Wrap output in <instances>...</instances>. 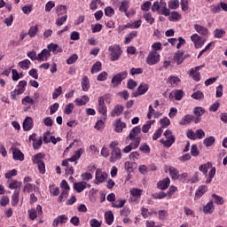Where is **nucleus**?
Wrapping results in <instances>:
<instances>
[{
    "label": "nucleus",
    "instance_id": "c03bdc74",
    "mask_svg": "<svg viewBox=\"0 0 227 227\" xmlns=\"http://www.w3.org/2000/svg\"><path fill=\"white\" fill-rule=\"evenodd\" d=\"M179 7H180V1L169 0V2H168L169 10H178Z\"/></svg>",
    "mask_w": 227,
    "mask_h": 227
},
{
    "label": "nucleus",
    "instance_id": "1a4fd4ad",
    "mask_svg": "<svg viewBox=\"0 0 227 227\" xmlns=\"http://www.w3.org/2000/svg\"><path fill=\"white\" fill-rule=\"evenodd\" d=\"M205 113V108L201 106H196L193 108V114L195 115L194 123H200V121H201V116H203Z\"/></svg>",
    "mask_w": 227,
    "mask_h": 227
},
{
    "label": "nucleus",
    "instance_id": "2f4dec72",
    "mask_svg": "<svg viewBox=\"0 0 227 227\" xmlns=\"http://www.w3.org/2000/svg\"><path fill=\"white\" fill-rule=\"evenodd\" d=\"M9 189L14 190V191H19L20 192V187H22V183L19 181H11L9 183Z\"/></svg>",
    "mask_w": 227,
    "mask_h": 227
},
{
    "label": "nucleus",
    "instance_id": "e433bc0d",
    "mask_svg": "<svg viewBox=\"0 0 227 227\" xmlns=\"http://www.w3.org/2000/svg\"><path fill=\"white\" fill-rule=\"evenodd\" d=\"M208 168H212V163L207 162V164H202L199 167V169L205 176H208Z\"/></svg>",
    "mask_w": 227,
    "mask_h": 227
},
{
    "label": "nucleus",
    "instance_id": "864d4df0",
    "mask_svg": "<svg viewBox=\"0 0 227 227\" xmlns=\"http://www.w3.org/2000/svg\"><path fill=\"white\" fill-rule=\"evenodd\" d=\"M75 106H74V103H68L64 109V114H72L74 113V108Z\"/></svg>",
    "mask_w": 227,
    "mask_h": 227
},
{
    "label": "nucleus",
    "instance_id": "5701e85b",
    "mask_svg": "<svg viewBox=\"0 0 227 227\" xmlns=\"http://www.w3.org/2000/svg\"><path fill=\"white\" fill-rule=\"evenodd\" d=\"M149 88H150V86L148 85V83L142 82L138 86L137 94L135 95V97H139L141 95H145L148 91Z\"/></svg>",
    "mask_w": 227,
    "mask_h": 227
},
{
    "label": "nucleus",
    "instance_id": "72a5a7b5",
    "mask_svg": "<svg viewBox=\"0 0 227 227\" xmlns=\"http://www.w3.org/2000/svg\"><path fill=\"white\" fill-rule=\"evenodd\" d=\"M74 102L78 106H86L88 102H90V97H88L87 95L82 96V98H76Z\"/></svg>",
    "mask_w": 227,
    "mask_h": 227
},
{
    "label": "nucleus",
    "instance_id": "c9c22d12",
    "mask_svg": "<svg viewBox=\"0 0 227 227\" xmlns=\"http://www.w3.org/2000/svg\"><path fill=\"white\" fill-rule=\"evenodd\" d=\"M126 203H127V200L125 199H120L118 200L112 202V207L114 208H123Z\"/></svg>",
    "mask_w": 227,
    "mask_h": 227
},
{
    "label": "nucleus",
    "instance_id": "338daca9",
    "mask_svg": "<svg viewBox=\"0 0 227 227\" xmlns=\"http://www.w3.org/2000/svg\"><path fill=\"white\" fill-rule=\"evenodd\" d=\"M98 4H102V0H92L90 4V10H97Z\"/></svg>",
    "mask_w": 227,
    "mask_h": 227
},
{
    "label": "nucleus",
    "instance_id": "69168bd1",
    "mask_svg": "<svg viewBox=\"0 0 227 227\" xmlns=\"http://www.w3.org/2000/svg\"><path fill=\"white\" fill-rule=\"evenodd\" d=\"M139 150L140 152H142L143 153H150V145H148V144L144 143L139 146Z\"/></svg>",
    "mask_w": 227,
    "mask_h": 227
},
{
    "label": "nucleus",
    "instance_id": "6ab92c4d",
    "mask_svg": "<svg viewBox=\"0 0 227 227\" xmlns=\"http://www.w3.org/2000/svg\"><path fill=\"white\" fill-rule=\"evenodd\" d=\"M34 126L33 118L26 117L23 121V130H25V132H28V130H31Z\"/></svg>",
    "mask_w": 227,
    "mask_h": 227
},
{
    "label": "nucleus",
    "instance_id": "5fc2aeb1",
    "mask_svg": "<svg viewBox=\"0 0 227 227\" xmlns=\"http://www.w3.org/2000/svg\"><path fill=\"white\" fill-rule=\"evenodd\" d=\"M213 35L215 38H223V36L226 35V31H224L223 29L216 28L214 30Z\"/></svg>",
    "mask_w": 227,
    "mask_h": 227
},
{
    "label": "nucleus",
    "instance_id": "ddd939ff",
    "mask_svg": "<svg viewBox=\"0 0 227 227\" xmlns=\"http://www.w3.org/2000/svg\"><path fill=\"white\" fill-rule=\"evenodd\" d=\"M67 223H68V216L67 215H60L53 220L52 226L58 227L59 224H65Z\"/></svg>",
    "mask_w": 227,
    "mask_h": 227
},
{
    "label": "nucleus",
    "instance_id": "c756f323",
    "mask_svg": "<svg viewBox=\"0 0 227 227\" xmlns=\"http://www.w3.org/2000/svg\"><path fill=\"white\" fill-rule=\"evenodd\" d=\"M81 84H82V91H89L90 90V78H88V76H83L82 78V82H81Z\"/></svg>",
    "mask_w": 227,
    "mask_h": 227
},
{
    "label": "nucleus",
    "instance_id": "412c9836",
    "mask_svg": "<svg viewBox=\"0 0 227 227\" xmlns=\"http://www.w3.org/2000/svg\"><path fill=\"white\" fill-rule=\"evenodd\" d=\"M170 184H171V179H169V177H166L165 179L158 182L157 187L160 191H166V189H168V187H169Z\"/></svg>",
    "mask_w": 227,
    "mask_h": 227
},
{
    "label": "nucleus",
    "instance_id": "09e8293b",
    "mask_svg": "<svg viewBox=\"0 0 227 227\" xmlns=\"http://www.w3.org/2000/svg\"><path fill=\"white\" fill-rule=\"evenodd\" d=\"M49 189H50V194H51V196H59V187H56L54 184H50Z\"/></svg>",
    "mask_w": 227,
    "mask_h": 227
},
{
    "label": "nucleus",
    "instance_id": "b1692460",
    "mask_svg": "<svg viewBox=\"0 0 227 227\" xmlns=\"http://www.w3.org/2000/svg\"><path fill=\"white\" fill-rule=\"evenodd\" d=\"M175 139H176L175 136H170L168 137V138H167V140H164V138H161L160 140V143H161V145H163L166 148H171V146L175 143Z\"/></svg>",
    "mask_w": 227,
    "mask_h": 227
},
{
    "label": "nucleus",
    "instance_id": "0eeeda50",
    "mask_svg": "<svg viewBox=\"0 0 227 227\" xmlns=\"http://www.w3.org/2000/svg\"><path fill=\"white\" fill-rule=\"evenodd\" d=\"M139 145H141V137H137L133 142H131L129 145H126L122 152L123 153H130L132 150H137V148L139 147Z\"/></svg>",
    "mask_w": 227,
    "mask_h": 227
},
{
    "label": "nucleus",
    "instance_id": "e2e57ef3",
    "mask_svg": "<svg viewBox=\"0 0 227 227\" xmlns=\"http://www.w3.org/2000/svg\"><path fill=\"white\" fill-rule=\"evenodd\" d=\"M160 123L161 125V128L166 129L171 125V121L168 117L162 118L160 120Z\"/></svg>",
    "mask_w": 227,
    "mask_h": 227
},
{
    "label": "nucleus",
    "instance_id": "a878e982",
    "mask_svg": "<svg viewBox=\"0 0 227 227\" xmlns=\"http://www.w3.org/2000/svg\"><path fill=\"white\" fill-rule=\"evenodd\" d=\"M207 191H208L207 185H200L195 192L194 200H200V198H201V196H203Z\"/></svg>",
    "mask_w": 227,
    "mask_h": 227
},
{
    "label": "nucleus",
    "instance_id": "4d7b16f0",
    "mask_svg": "<svg viewBox=\"0 0 227 227\" xmlns=\"http://www.w3.org/2000/svg\"><path fill=\"white\" fill-rule=\"evenodd\" d=\"M203 143L208 148L209 146H212L215 143V137H206Z\"/></svg>",
    "mask_w": 227,
    "mask_h": 227
},
{
    "label": "nucleus",
    "instance_id": "58836bf2",
    "mask_svg": "<svg viewBox=\"0 0 227 227\" xmlns=\"http://www.w3.org/2000/svg\"><path fill=\"white\" fill-rule=\"evenodd\" d=\"M32 160H33L34 164H40V163L43 162V153H39L37 154H35L32 157Z\"/></svg>",
    "mask_w": 227,
    "mask_h": 227
},
{
    "label": "nucleus",
    "instance_id": "7c9ffc66",
    "mask_svg": "<svg viewBox=\"0 0 227 227\" xmlns=\"http://www.w3.org/2000/svg\"><path fill=\"white\" fill-rule=\"evenodd\" d=\"M168 173H169V176H170V178H172V180H177V178L180 175V172L175 167H169Z\"/></svg>",
    "mask_w": 227,
    "mask_h": 227
},
{
    "label": "nucleus",
    "instance_id": "473e14b6",
    "mask_svg": "<svg viewBox=\"0 0 227 227\" xmlns=\"http://www.w3.org/2000/svg\"><path fill=\"white\" fill-rule=\"evenodd\" d=\"M123 113V106L117 105L114 106L111 113V116L114 118V116H120Z\"/></svg>",
    "mask_w": 227,
    "mask_h": 227
},
{
    "label": "nucleus",
    "instance_id": "423d86ee",
    "mask_svg": "<svg viewBox=\"0 0 227 227\" xmlns=\"http://www.w3.org/2000/svg\"><path fill=\"white\" fill-rule=\"evenodd\" d=\"M191 40L195 47V49H201L205 45V40L203 37L200 36L198 34H193L191 36Z\"/></svg>",
    "mask_w": 227,
    "mask_h": 227
},
{
    "label": "nucleus",
    "instance_id": "f03ea898",
    "mask_svg": "<svg viewBox=\"0 0 227 227\" xmlns=\"http://www.w3.org/2000/svg\"><path fill=\"white\" fill-rule=\"evenodd\" d=\"M111 61H118L121 56V47L119 44H113L108 47Z\"/></svg>",
    "mask_w": 227,
    "mask_h": 227
},
{
    "label": "nucleus",
    "instance_id": "f3484780",
    "mask_svg": "<svg viewBox=\"0 0 227 227\" xmlns=\"http://www.w3.org/2000/svg\"><path fill=\"white\" fill-rule=\"evenodd\" d=\"M121 160V149H114L111 153L110 162Z\"/></svg>",
    "mask_w": 227,
    "mask_h": 227
},
{
    "label": "nucleus",
    "instance_id": "79ce46f5",
    "mask_svg": "<svg viewBox=\"0 0 227 227\" xmlns=\"http://www.w3.org/2000/svg\"><path fill=\"white\" fill-rule=\"evenodd\" d=\"M153 123H155V120L147 121L146 123H145L142 127V132H144V134H146V132H148V130L152 129V125H153Z\"/></svg>",
    "mask_w": 227,
    "mask_h": 227
},
{
    "label": "nucleus",
    "instance_id": "cd10ccee",
    "mask_svg": "<svg viewBox=\"0 0 227 227\" xmlns=\"http://www.w3.org/2000/svg\"><path fill=\"white\" fill-rule=\"evenodd\" d=\"M194 29L199 33V35H201L202 36H207V35H208V29L201 25L195 24Z\"/></svg>",
    "mask_w": 227,
    "mask_h": 227
},
{
    "label": "nucleus",
    "instance_id": "f8f14e48",
    "mask_svg": "<svg viewBox=\"0 0 227 227\" xmlns=\"http://www.w3.org/2000/svg\"><path fill=\"white\" fill-rule=\"evenodd\" d=\"M203 68V66L196 67L190 70V77H192L196 82H200L201 74H200V70Z\"/></svg>",
    "mask_w": 227,
    "mask_h": 227
},
{
    "label": "nucleus",
    "instance_id": "f257e3e1",
    "mask_svg": "<svg viewBox=\"0 0 227 227\" xmlns=\"http://www.w3.org/2000/svg\"><path fill=\"white\" fill-rule=\"evenodd\" d=\"M152 12H159L160 15H164L165 17L171 15V11L168 9V4L164 0L155 1L152 5Z\"/></svg>",
    "mask_w": 227,
    "mask_h": 227
},
{
    "label": "nucleus",
    "instance_id": "9d476101",
    "mask_svg": "<svg viewBox=\"0 0 227 227\" xmlns=\"http://www.w3.org/2000/svg\"><path fill=\"white\" fill-rule=\"evenodd\" d=\"M74 189L76 191V192L81 193L82 191H84V189H91V184L80 181L74 183Z\"/></svg>",
    "mask_w": 227,
    "mask_h": 227
},
{
    "label": "nucleus",
    "instance_id": "bf43d9fd",
    "mask_svg": "<svg viewBox=\"0 0 227 227\" xmlns=\"http://www.w3.org/2000/svg\"><path fill=\"white\" fill-rule=\"evenodd\" d=\"M124 169L127 173H132L134 171V163L132 161H126L124 163Z\"/></svg>",
    "mask_w": 227,
    "mask_h": 227
},
{
    "label": "nucleus",
    "instance_id": "774afa93",
    "mask_svg": "<svg viewBox=\"0 0 227 227\" xmlns=\"http://www.w3.org/2000/svg\"><path fill=\"white\" fill-rule=\"evenodd\" d=\"M92 33H100L102 31V24L97 23L91 25Z\"/></svg>",
    "mask_w": 227,
    "mask_h": 227
},
{
    "label": "nucleus",
    "instance_id": "ea45409f",
    "mask_svg": "<svg viewBox=\"0 0 227 227\" xmlns=\"http://www.w3.org/2000/svg\"><path fill=\"white\" fill-rule=\"evenodd\" d=\"M175 59L177 65H182V63H184V51H178L175 54Z\"/></svg>",
    "mask_w": 227,
    "mask_h": 227
},
{
    "label": "nucleus",
    "instance_id": "c85d7f7f",
    "mask_svg": "<svg viewBox=\"0 0 227 227\" xmlns=\"http://www.w3.org/2000/svg\"><path fill=\"white\" fill-rule=\"evenodd\" d=\"M18 67H20L21 70H29V68H31V60L26 59L22 61H20Z\"/></svg>",
    "mask_w": 227,
    "mask_h": 227
},
{
    "label": "nucleus",
    "instance_id": "a18cd8bd",
    "mask_svg": "<svg viewBox=\"0 0 227 227\" xmlns=\"http://www.w3.org/2000/svg\"><path fill=\"white\" fill-rule=\"evenodd\" d=\"M168 19H169L170 22H176V21L180 20V19H182V15H180V13H178V12H171Z\"/></svg>",
    "mask_w": 227,
    "mask_h": 227
},
{
    "label": "nucleus",
    "instance_id": "4c0bfd02",
    "mask_svg": "<svg viewBox=\"0 0 227 227\" xmlns=\"http://www.w3.org/2000/svg\"><path fill=\"white\" fill-rule=\"evenodd\" d=\"M20 194V192L19 190L14 191L12 196V207H17L19 204V196Z\"/></svg>",
    "mask_w": 227,
    "mask_h": 227
},
{
    "label": "nucleus",
    "instance_id": "7ed1b4c3",
    "mask_svg": "<svg viewBox=\"0 0 227 227\" xmlns=\"http://www.w3.org/2000/svg\"><path fill=\"white\" fill-rule=\"evenodd\" d=\"M129 75V73L127 71H122L121 73H118L112 78V86L113 88H116V86H120L121 84V82L124 79H127V76Z\"/></svg>",
    "mask_w": 227,
    "mask_h": 227
},
{
    "label": "nucleus",
    "instance_id": "6e6d98bb",
    "mask_svg": "<svg viewBox=\"0 0 227 227\" xmlns=\"http://www.w3.org/2000/svg\"><path fill=\"white\" fill-rule=\"evenodd\" d=\"M129 1L122 0L121 6L119 7V10L121 12H123L124 13H127V11L129 10Z\"/></svg>",
    "mask_w": 227,
    "mask_h": 227
},
{
    "label": "nucleus",
    "instance_id": "49530a36",
    "mask_svg": "<svg viewBox=\"0 0 227 227\" xmlns=\"http://www.w3.org/2000/svg\"><path fill=\"white\" fill-rule=\"evenodd\" d=\"M136 36H137V31H132L131 33L128 34V35L125 38L124 43H130L131 40H134Z\"/></svg>",
    "mask_w": 227,
    "mask_h": 227
},
{
    "label": "nucleus",
    "instance_id": "f704fd0d",
    "mask_svg": "<svg viewBox=\"0 0 227 227\" xmlns=\"http://www.w3.org/2000/svg\"><path fill=\"white\" fill-rule=\"evenodd\" d=\"M105 219L106 224H113V223H114V215L113 214V211H106L105 213Z\"/></svg>",
    "mask_w": 227,
    "mask_h": 227
},
{
    "label": "nucleus",
    "instance_id": "052dcab7",
    "mask_svg": "<svg viewBox=\"0 0 227 227\" xmlns=\"http://www.w3.org/2000/svg\"><path fill=\"white\" fill-rule=\"evenodd\" d=\"M21 104L23 106H33V104H35V101L33 100V98H31V97L27 96L21 100Z\"/></svg>",
    "mask_w": 227,
    "mask_h": 227
},
{
    "label": "nucleus",
    "instance_id": "2eb2a0df",
    "mask_svg": "<svg viewBox=\"0 0 227 227\" xmlns=\"http://www.w3.org/2000/svg\"><path fill=\"white\" fill-rule=\"evenodd\" d=\"M141 133V127L137 126L134 127L131 131L129 132V135L128 136V139H130V141H136L137 139V136Z\"/></svg>",
    "mask_w": 227,
    "mask_h": 227
},
{
    "label": "nucleus",
    "instance_id": "680f3d73",
    "mask_svg": "<svg viewBox=\"0 0 227 227\" xmlns=\"http://www.w3.org/2000/svg\"><path fill=\"white\" fill-rule=\"evenodd\" d=\"M192 98H194V100H202V98H205V94L201 90H198L192 95Z\"/></svg>",
    "mask_w": 227,
    "mask_h": 227
},
{
    "label": "nucleus",
    "instance_id": "aec40b11",
    "mask_svg": "<svg viewBox=\"0 0 227 227\" xmlns=\"http://www.w3.org/2000/svg\"><path fill=\"white\" fill-rule=\"evenodd\" d=\"M47 50L50 51V54L51 52H52L53 54H59V52H63V49H61L59 45L54 43L48 44Z\"/></svg>",
    "mask_w": 227,
    "mask_h": 227
},
{
    "label": "nucleus",
    "instance_id": "6e6552de",
    "mask_svg": "<svg viewBox=\"0 0 227 227\" xmlns=\"http://www.w3.org/2000/svg\"><path fill=\"white\" fill-rule=\"evenodd\" d=\"M98 111L104 118H107V106H106V101L104 97H99L98 101Z\"/></svg>",
    "mask_w": 227,
    "mask_h": 227
},
{
    "label": "nucleus",
    "instance_id": "dca6fc26",
    "mask_svg": "<svg viewBox=\"0 0 227 227\" xmlns=\"http://www.w3.org/2000/svg\"><path fill=\"white\" fill-rule=\"evenodd\" d=\"M184 90H176L170 92L168 98L169 100H173L174 98L175 100H180L181 98H184Z\"/></svg>",
    "mask_w": 227,
    "mask_h": 227
},
{
    "label": "nucleus",
    "instance_id": "37998d69",
    "mask_svg": "<svg viewBox=\"0 0 227 227\" xmlns=\"http://www.w3.org/2000/svg\"><path fill=\"white\" fill-rule=\"evenodd\" d=\"M180 78L178 76H169L168 79V82L171 84L173 87L178 86L180 84Z\"/></svg>",
    "mask_w": 227,
    "mask_h": 227
},
{
    "label": "nucleus",
    "instance_id": "4468645a",
    "mask_svg": "<svg viewBox=\"0 0 227 227\" xmlns=\"http://www.w3.org/2000/svg\"><path fill=\"white\" fill-rule=\"evenodd\" d=\"M39 63H43V61H48L51 58V52L48 49H43L38 55Z\"/></svg>",
    "mask_w": 227,
    "mask_h": 227
},
{
    "label": "nucleus",
    "instance_id": "393cba45",
    "mask_svg": "<svg viewBox=\"0 0 227 227\" xmlns=\"http://www.w3.org/2000/svg\"><path fill=\"white\" fill-rule=\"evenodd\" d=\"M194 120H196L194 115L186 114L180 120L179 125H189V123H191V121H194Z\"/></svg>",
    "mask_w": 227,
    "mask_h": 227
},
{
    "label": "nucleus",
    "instance_id": "de8ad7c7",
    "mask_svg": "<svg viewBox=\"0 0 227 227\" xmlns=\"http://www.w3.org/2000/svg\"><path fill=\"white\" fill-rule=\"evenodd\" d=\"M38 33V26H32L30 27L27 35L30 36V38H35Z\"/></svg>",
    "mask_w": 227,
    "mask_h": 227
},
{
    "label": "nucleus",
    "instance_id": "0e129e2a",
    "mask_svg": "<svg viewBox=\"0 0 227 227\" xmlns=\"http://www.w3.org/2000/svg\"><path fill=\"white\" fill-rule=\"evenodd\" d=\"M63 93V88L61 86H59L54 90V92L52 94L53 100H56L61 94Z\"/></svg>",
    "mask_w": 227,
    "mask_h": 227
},
{
    "label": "nucleus",
    "instance_id": "4be33fe9",
    "mask_svg": "<svg viewBox=\"0 0 227 227\" xmlns=\"http://www.w3.org/2000/svg\"><path fill=\"white\" fill-rule=\"evenodd\" d=\"M12 159L14 160H20V162H22V160H24V153H21L20 149L13 148Z\"/></svg>",
    "mask_w": 227,
    "mask_h": 227
},
{
    "label": "nucleus",
    "instance_id": "a211bd4d",
    "mask_svg": "<svg viewBox=\"0 0 227 227\" xmlns=\"http://www.w3.org/2000/svg\"><path fill=\"white\" fill-rule=\"evenodd\" d=\"M114 125L115 132H118L119 134L123 132V129L127 128V124L120 119L115 120Z\"/></svg>",
    "mask_w": 227,
    "mask_h": 227
},
{
    "label": "nucleus",
    "instance_id": "a19ab883",
    "mask_svg": "<svg viewBox=\"0 0 227 227\" xmlns=\"http://www.w3.org/2000/svg\"><path fill=\"white\" fill-rule=\"evenodd\" d=\"M102 70V62L98 61L96 62L92 67H91V74H98V72H100Z\"/></svg>",
    "mask_w": 227,
    "mask_h": 227
},
{
    "label": "nucleus",
    "instance_id": "8fccbe9b",
    "mask_svg": "<svg viewBox=\"0 0 227 227\" xmlns=\"http://www.w3.org/2000/svg\"><path fill=\"white\" fill-rule=\"evenodd\" d=\"M81 178L82 180V182L88 184V182L93 178V175H91L90 172H85L81 175Z\"/></svg>",
    "mask_w": 227,
    "mask_h": 227
},
{
    "label": "nucleus",
    "instance_id": "bb28decb",
    "mask_svg": "<svg viewBox=\"0 0 227 227\" xmlns=\"http://www.w3.org/2000/svg\"><path fill=\"white\" fill-rule=\"evenodd\" d=\"M215 210V207L214 206V201L210 200L204 207L203 212L204 214H214Z\"/></svg>",
    "mask_w": 227,
    "mask_h": 227
},
{
    "label": "nucleus",
    "instance_id": "13d9d810",
    "mask_svg": "<svg viewBox=\"0 0 227 227\" xmlns=\"http://www.w3.org/2000/svg\"><path fill=\"white\" fill-rule=\"evenodd\" d=\"M106 125V117L104 118V120H98L95 126L94 129H96V130H102V129H104Z\"/></svg>",
    "mask_w": 227,
    "mask_h": 227
},
{
    "label": "nucleus",
    "instance_id": "603ef678",
    "mask_svg": "<svg viewBox=\"0 0 227 227\" xmlns=\"http://www.w3.org/2000/svg\"><path fill=\"white\" fill-rule=\"evenodd\" d=\"M67 10V5H59L56 7V13L59 17V15H65Z\"/></svg>",
    "mask_w": 227,
    "mask_h": 227
},
{
    "label": "nucleus",
    "instance_id": "3c124183",
    "mask_svg": "<svg viewBox=\"0 0 227 227\" xmlns=\"http://www.w3.org/2000/svg\"><path fill=\"white\" fill-rule=\"evenodd\" d=\"M68 194H70V191L62 190L61 194L59 196L58 201H59V203H63V201L67 200Z\"/></svg>",
    "mask_w": 227,
    "mask_h": 227
},
{
    "label": "nucleus",
    "instance_id": "9b49d317",
    "mask_svg": "<svg viewBox=\"0 0 227 227\" xmlns=\"http://www.w3.org/2000/svg\"><path fill=\"white\" fill-rule=\"evenodd\" d=\"M130 197L129 200L130 201H132L133 203L139 200V198H141L142 194H143V190L141 189H137V188H133L130 190Z\"/></svg>",
    "mask_w": 227,
    "mask_h": 227
},
{
    "label": "nucleus",
    "instance_id": "39448f33",
    "mask_svg": "<svg viewBox=\"0 0 227 227\" xmlns=\"http://www.w3.org/2000/svg\"><path fill=\"white\" fill-rule=\"evenodd\" d=\"M106 180H107V173L102 171L100 168H97L94 184L100 185V184H104Z\"/></svg>",
    "mask_w": 227,
    "mask_h": 227
},
{
    "label": "nucleus",
    "instance_id": "20e7f679",
    "mask_svg": "<svg viewBox=\"0 0 227 227\" xmlns=\"http://www.w3.org/2000/svg\"><path fill=\"white\" fill-rule=\"evenodd\" d=\"M160 61V54L157 51H150L146 58V63L150 67L157 65Z\"/></svg>",
    "mask_w": 227,
    "mask_h": 227
}]
</instances>
